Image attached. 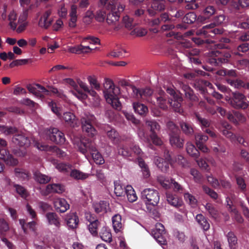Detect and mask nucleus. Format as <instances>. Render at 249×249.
Masks as SVG:
<instances>
[{
  "label": "nucleus",
  "mask_w": 249,
  "mask_h": 249,
  "mask_svg": "<svg viewBox=\"0 0 249 249\" xmlns=\"http://www.w3.org/2000/svg\"><path fill=\"white\" fill-rule=\"evenodd\" d=\"M6 146V141L0 138V159L3 160L7 165L15 166L18 164V160L5 149Z\"/></svg>",
  "instance_id": "423d86ee"
},
{
  "label": "nucleus",
  "mask_w": 249,
  "mask_h": 249,
  "mask_svg": "<svg viewBox=\"0 0 249 249\" xmlns=\"http://www.w3.org/2000/svg\"><path fill=\"white\" fill-rule=\"evenodd\" d=\"M166 198L168 203L173 206L179 207L182 206V200L175 195L167 193Z\"/></svg>",
  "instance_id": "a878e982"
},
{
  "label": "nucleus",
  "mask_w": 249,
  "mask_h": 249,
  "mask_svg": "<svg viewBox=\"0 0 249 249\" xmlns=\"http://www.w3.org/2000/svg\"><path fill=\"white\" fill-rule=\"evenodd\" d=\"M87 93L91 97V98H89V99L92 100L93 105L95 106H98L99 104L100 100L97 92L92 89H89Z\"/></svg>",
  "instance_id": "864d4df0"
},
{
  "label": "nucleus",
  "mask_w": 249,
  "mask_h": 249,
  "mask_svg": "<svg viewBox=\"0 0 249 249\" xmlns=\"http://www.w3.org/2000/svg\"><path fill=\"white\" fill-rule=\"evenodd\" d=\"M165 0H153L151 7L147 9L149 15L153 16L156 15L157 11H161L165 7Z\"/></svg>",
  "instance_id": "4468645a"
},
{
  "label": "nucleus",
  "mask_w": 249,
  "mask_h": 249,
  "mask_svg": "<svg viewBox=\"0 0 249 249\" xmlns=\"http://www.w3.org/2000/svg\"><path fill=\"white\" fill-rule=\"evenodd\" d=\"M113 227L116 232L120 231L122 228V217L119 214L114 215L112 218Z\"/></svg>",
  "instance_id": "79ce46f5"
},
{
  "label": "nucleus",
  "mask_w": 249,
  "mask_h": 249,
  "mask_svg": "<svg viewBox=\"0 0 249 249\" xmlns=\"http://www.w3.org/2000/svg\"><path fill=\"white\" fill-rule=\"evenodd\" d=\"M196 143L198 148L204 153L208 152V149L205 145L208 139L207 135L201 133H197L195 135Z\"/></svg>",
  "instance_id": "dca6fc26"
},
{
  "label": "nucleus",
  "mask_w": 249,
  "mask_h": 249,
  "mask_svg": "<svg viewBox=\"0 0 249 249\" xmlns=\"http://www.w3.org/2000/svg\"><path fill=\"white\" fill-rule=\"evenodd\" d=\"M210 85H211V84L209 82L202 79L198 80L195 83L196 89L203 94H205L207 92V87Z\"/></svg>",
  "instance_id": "c756f323"
},
{
  "label": "nucleus",
  "mask_w": 249,
  "mask_h": 249,
  "mask_svg": "<svg viewBox=\"0 0 249 249\" xmlns=\"http://www.w3.org/2000/svg\"><path fill=\"white\" fill-rule=\"evenodd\" d=\"M141 198L147 204L156 206L160 200L159 192L154 189L146 188L142 192Z\"/></svg>",
  "instance_id": "20e7f679"
},
{
  "label": "nucleus",
  "mask_w": 249,
  "mask_h": 249,
  "mask_svg": "<svg viewBox=\"0 0 249 249\" xmlns=\"http://www.w3.org/2000/svg\"><path fill=\"white\" fill-rule=\"evenodd\" d=\"M17 19V14L14 11H12L8 15V20H9V25L10 26L11 29L13 30H15L17 24L15 22Z\"/></svg>",
  "instance_id": "0e129e2a"
},
{
  "label": "nucleus",
  "mask_w": 249,
  "mask_h": 249,
  "mask_svg": "<svg viewBox=\"0 0 249 249\" xmlns=\"http://www.w3.org/2000/svg\"><path fill=\"white\" fill-rule=\"evenodd\" d=\"M139 165L141 168L143 178H147L150 177V172L148 165L145 163L144 160L140 158H138Z\"/></svg>",
  "instance_id": "37998d69"
},
{
  "label": "nucleus",
  "mask_w": 249,
  "mask_h": 249,
  "mask_svg": "<svg viewBox=\"0 0 249 249\" xmlns=\"http://www.w3.org/2000/svg\"><path fill=\"white\" fill-rule=\"evenodd\" d=\"M46 217L50 225H53L58 229L60 227V218L55 213L48 212L46 214Z\"/></svg>",
  "instance_id": "393cba45"
},
{
  "label": "nucleus",
  "mask_w": 249,
  "mask_h": 249,
  "mask_svg": "<svg viewBox=\"0 0 249 249\" xmlns=\"http://www.w3.org/2000/svg\"><path fill=\"white\" fill-rule=\"evenodd\" d=\"M12 142L19 147H28L31 143L30 138L24 133L16 134L12 138Z\"/></svg>",
  "instance_id": "ddd939ff"
},
{
  "label": "nucleus",
  "mask_w": 249,
  "mask_h": 249,
  "mask_svg": "<svg viewBox=\"0 0 249 249\" xmlns=\"http://www.w3.org/2000/svg\"><path fill=\"white\" fill-rule=\"evenodd\" d=\"M212 55H214L218 59L219 64L227 63L229 62V59L231 57L230 52L226 50H221L220 51L216 50L212 52Z\"/></svg>",
  "instance_id": "2eb2a0df"
},
{
  "label": "nucleus",
  "mask_w": 249,
  "mask_h": 249,
  "mask_svg": "<svg viewBox=\"0 0 249 249\" xmlns=\"http://www.w3.org/2000/svg\"><path fill=\"white\" fill-rule=\"evenodd\" d=\"M227 118L235 124L239 123H243L246 121L244 116L238 111H233L232 113H228Z\"/></svg>",
  "instance_id": "5701e85b"
},
{
  "label": "nucleus",
  "mask_w": 249,
  "mask_h": 249,
  "mask_svg": "<svg viewBox=\"0 0 249 249\" xmlns=\"http://www.w3.org/2000/svg\"><path fill=\"white\" fill-rule=\"evenodd\" d=\"M123 21L125 27L129 30L133 28L136 25V22L134 21L133 18L128 16L124 17Z\"/></svg>",
  "instance_id": "13d9d810"
},
{
  "label": "nucleus",
  "mask_w": 249,
  "mask_h": 249,
  "mask_svg": "<svg viewBox=\"0 0 249 249\" xmlns=\"http://www.w3.org/2000/svg\"><path fill=\"white\" fill-rule=\"evenodd\" d=\"M49 137L50 140L56 144H63L66 141L64 133L56 128H53L50 130Z\"/></svg>",
  "instance_id": "f8f14e48"
},
{
  "label": "nucleus",
  "mask_w": 249,
  "mask_h": 249,
  "mask_svg": "<svg viewBox=\"0 0 249 249\" xmlns=\"http://www.w3.org/2000/svg\"><path fill=\"white\" fill-rule=\"evenodd\" d=\"M65 221L69 229L74 230L78 227L79 218L76 213H71L67 214Z\"/></svg>",
  "instance_id": "a211bd4d"
},
{
  "label": "nucleus",
  "mask_w": 249,
  "mask_h": 249,
  "mask_svg": "<svg viewBox=\"0 0 249 249\" xmlns=\"http://www.w3.org/2000/svg\"><path fill=\"white\" fill-rule=\"evenodd\" d=\"M63 119L68 125L72 127L78 126L79 124L78 120L76 119L74 114L70 112L64 113Z\"/></svg>",
  "instance_id": "b1692460"
},
{
  "label": "nucleus",
  "mask_w": 249,
  "mask_h": 249,
  "mask_svg": "<svg viewBox=\"0 0 249 249\" xmlns=\"http://www.w3.org/2000/svg\"><path fill=\"white\" fill-rule=\"evenodd\" d=\"M163 157L164 160L169 163L170 165H172L175 163L174 157L172 153L166 148L163 150Z\"/></svg>",
  "instance_id": "052dcab7"
},
{
  "label": "nucleus",
  "mask_w": 249,
  "mask_h": 249,
  "mask_svg": "<svg viewBox=\"0 0 249 249\" xmlns=\"http://www.w3.org/2000/svg\"><path fill=\"white\" fill-rule=\"evenodd\" d=\"M78 147L79 151L83 154L86 155L89 153L96 164L102 165L105 163L104 159L98 151L94 141L88 139H83L80 141Z\"/></svg>",
  "instance_id": "f03ea898"
},
{
  "label": "nucleus",
  "mask_w": 249,
  "mask_h": 249,
  "mask_svg": "<svg viewBox=\"0 0 249 249\" xmlns=\"http://www.w3.org/2000/svg\"><path fill=\"white\" fill-rule=\"evenodd\" d=\"M0 131L3 132L5 135L17 134L18 129L15 127L7 126L5 125L0 126Z\"/></svg>",
  "instance_id": "bf43d9fd"
},
{
  "label": "nucleus",
  "mask_w": 249,
  "mask_h": 249,
  "mask_svg": "<svg viewBox=\"0 0 249 249\" xmlns=\"http://www.w3.org/2000/svg\"><path fill=\"white\" fill-rule=\"evenodd\" d=\"M71 177L76 179H85L88 177V175L76 169L72 170L70 174Z\"/></svg>",
  "instance_id": "6e6d98bb"
},
{
  "label": "nucleus",
  "mask_w": 249,
  "mask_h": 249,
  "mask_svg": "<svg viewBox=\"0 0 249 249\" xmlns=\"http://www.w3.org/2000/svg\"><path fill=\"white\" fill-rule=\"evenodd\" d=\"M165 233L164 227L160 223H157L156 225L155 229L152 231V234L155 239L157 238V236H160V235Z\"/></svg>",
  "instance_id": "603ef678"
},
{
  "label": "nucleus",
  "mask_w": 249,
  "mask_h": 249,
  "mask_svg": "<svg viewBox=\"0 0 249 249\" xmlns=\"http://www.w3.org/2000/svg\"><path fill=\"white\" fill-rule=\"evenodd\" d=\"M27 88L30 92L37 97H41L42 96V93L45 95L49 94V91L44 87L38 84H36L35 86L29 85L27 86Z\"/></svg>",
  "instance_id": "f3484780"
},
{
  "label": "nucleus",
  "mask_w": 249,
  "mask_h": 249,
  "mask_svg": "<svg viewBox=\"0 0 249 249\" xmlns=\"http://www.w3.org/2000/svg\"><path fill=\"white\" fill-rule=\"evenodd\" d=\"M249 44L247 42H244L239 45L237 47V51L234 52V54L236 55L242 56L240 52L246 53L249 50Z\"/></svg>",
  "instance_id": "338daca9"
},
{
  "label": "nucleus",
  "mask_w": 249,
  "mask_h": 249,
  "mask_svg": "<svg viewBox=\"0 0 249 249\" xmlns=\"http://www.w3.org/2000/svg\"><path fill=\"white\" fill-rule=\"evenodd\" d=\"M145 124L151 132L150 137L153 143L156 145H161L162 141L158 136L160 128L159 123L154 120H147L145 121Z\"/></svg>",
  "instance_id": "39448f33"
},
{
  "label": "nucleus",
  "mask_w": 249,
  "mask_h": 249,
  "mask_svg": "<svg viewBox=\"0 0 249 249\" xmlns=\"http://www.w3.org/2000/svg\"><path fill=\"white\" fill-rule=\"evenodd\" d=\"M108 203L106 201H100L98 203H95L93 204V207L95 212L99 213H106Z\"/></svg>",
  "instance_id": "e433bc0d"
},
{
  "label": "nucleus",
  "mask_w": 249,
  "mask_h": 249,
  "mask_svg": "<svg viewBox=\"0 0 249 249\" xmlns=\"http://www.w3.org/2000/svg\"><path fill=\"white\" fill-rule=\"evenodd\" d=\"M226 19L224 15H219L215 17L213 23L203 26L197 30L198 35L204 36L205 37H214L216 35L223 34L224 29L221 27L215 28L216 25H221Z\"/></svg>",
  "instance_id": "7ed1b4c3"
},
{
  "label": "nucleus",
  "mask_w": 249,
  "mask_h": 249,
  "mask_svg": "<svg viewBox=\"0 0 249 249\" xmlns=\"http://www.w3.org/2000/svg\"><path fill=\"white\" fill-rule=\"evenodd\" d=\"M118 152L119 155L124 157L132 156L131 147L129 148L126 144L120 145L118 148Z\"/></svg>",
  "instance_id": "c03bdc74"
},
{
  "label": "nucleus",
  "mask_w": 249,
  "mask_h": 249,
  "mask_svg": "<svg viewBox=\"0 0 249 249\" xmlns=\"http://www.w3.org/2000/svg\"><path fill=\"white\" fill-rule=\"evenodd\" d=\"M158 104L160 108L163 109H166L168 107V105L170 103V98L167 99L166 95L164 94L157 97Z\"/></svg>",
  "instance_id": "09e8293b"
},
{
  "label": "nucleus",
  "mask_w": 249,
  "mask_h": 249,
  "mask_svg": "<svg viewBox=\"0 0 249 249\" xmlns=\"http://www.w3.org/2000/svg\"><path fill=\"white\" fill-rule=\"evenodd\" d=\"M119 94L115 93L114 95H111L106 98L107 102L116 109H118L121 106L118 97Z\"/></svg>",
  "instance_id": "c9c22d12"
},
{
  "label": "nucleus",
  "mask_w": 249,
  "mask_h": 249,
  "mask_svg": "<svg viewBox=\"0 0 249 249\" xmlns=\"http://www.w3.org/2000/svg\"><path fill=\"white\" fill-rule=\"evenodd\" d=\"M155 163L162 172H166L169 168L170 163L162 158L157 157L155 159Z\"/></svg>",
  "instance_id": "72a5a7b5"
},
{
  "label": "nucleus",
  "mask_w": 249,
  "mask_h": 249,
  "mask_svg": "<svg viewBox=\"0 0 249 249\" xmlns=\"http://www.w3.org/2000/svg\"><path fill=\"white\" fill-rule=\"evenodd\" d=\"M169 136V142L172 147L176 148H181L183 147L184 140L180 138L178 129L170 132Z\"/></svg>",
  "instance_id": "9d476101"
},
{
  "label": "nucleus",
  "mask_w": 249,
  "mask_h": 249,
  "mask_svg": "<svg viewBox=\"0 0 249 249\" xmlns=\"http://www.w3.org/2000/svg\"><path fill=\"white\" fill-rule=\"evenodd\" d=\"M182 98L179 96L175 98H171L170 100L169 105L170 106L172 107L175 111L177 112H179L180 111L181 102H182Z\"/></svg>",
  "instance_id": "8fccbe9b"
},
{
  "label": "nucleus",
  "mask_w": 249,
  "mask_h": 249,
  "mask_svg": "<svg viewBox=\"0 0 249 249\" xmlns=\"http://www.w3.org/2000/svg\"><path fill=\"white\" fill-rule=\"evenodd\" d=\"M124 194H126L128 200L130 202H133L137 199L136 193L134 189L130 185H127L126 187Z\"/></svg>",
  "instance_id": "ea45409f"
},
{
  "label": "nucleus",
  "mask_w": 249,
  "mask_h": 249,
  "mask_svg": "<svg viewBox=\"0 0 249 249\" xmlns=\"http://www.w3.org/2000/svg\"><path fill=\"white\" fill-rule=\"evenodd\" d=\"M53 204L55 210L60 213H64L70 208V205L64 198L56 199Z\"/></svg>",
  "instance_id": "412c9836"
},
{
  "label": "nucleus",
  "mask_w": 249,
  "mask_h": 249,
  "mask_svg": "<svg viewBox=\"0 0 249 249\" xmlns=\"http://www.w3.org/2000/svg\"><path fill=\"white\" fill-rule=\"evenodd\" d=\"M197 16L195 13L193 12H189L186 14L182 18L183 23L178 24L177 27L180 29H186L187 26L185 24H191L194 23L196 20Z\"/></svg>",
  "instance_id": "6ab92c4d"
},
{
  "label": "nucleus",
  "mask_w": 249,
  "mask_h": 249,
  "mask_svg": "<svg viewBox=\"0 0 249 249\" xmlns=\"http://www.w3.org/2000/svg\"><path fill=\"white\" fill-rule=\"evenodd\" d=\"M171 22V17L166 12L161 13L159 17L152 20V24L153 25L162 24L161 28L164 31L170 30L174 28L175 26Z\"/></svg>",
  "instance_id": "1a4fd4ad"
},
{
  "label": "nucleus",
  "mask_w": 249,
  "mask_h": 249,
  "mask_svg": "<svg viewBox=\"0 0 249 249\" xmlns=\"http://www.w3.org/2000/svg\"><path fill=\"white\" fill-rule=\"evenodd\" d=\"M65 187L60 184L53 183L47 185L46 187V195L51 193L61 194L65 191Z\"/></svg>",
  "instance_id": "4be33fe9"
},
{
  "label": "nucleus",
  "mask_w": 249,
  "mask_h": 249,
  "mask_svg": "<svg viewBox=\"0 0 249 249\" xmlns=\"http://www.w3.org/2000/svg\"><path fill=\"white\" fill-rule=\"evenodd\" d=\"M91 51V49L89 46H85L82 45L77 46L71 49V52L72 53H88L90 52Z\"/></svg>",
  "instance_id": "680f3d73"
},
{
  "label": "nucleus",
  "mask_w": 249,
  "mask_h": 249,
  "mask_svg": "<svg viewBox=\"0 0 249 249\" xmlns=\"http://www.w3.org/2000/svg\"><path fill=\"white\" fill-rule=\"evenodd\" d=\"M133 106L135 112L141 115H143L148 112L147 107L143 104L135 102L133 103Z\"/></svg>",
  "instance_id": "a18cd8bd"
},
{
  "label": "nucleus",
  "mask_w": 249,
  "mask_h": 249,
  "mask_svg": "<svg viewBox=\"0 0 249 249\" xmlns=\"http://www.w3.org/2000/svg\"><path fill=\"white\" fill-rule=\"evenodd\" d=\"M35 180L40 184H46L51 180V178L40 172H36L34 174Z\"/></svg>",
  "instance_id": "de8ad7c7"
},
{
  "label": "nucleus",
  "mask_w": 249,
  "mask_h": 249,
  "mask_svg": "<svg viewBox=\"0 0 249 249\" xmlns=\"http://www.w3.org/2000/svg\"><path fill=\"white\" fill-rule=\"evenodd\" d=\"M181 89L185 97L192 101H196L198 100L197 97L194 94L192 89L187 85L182 84Z\"/></svg>",
  "instance_id": "c85d7f7f"
},
{
  "label": "nucleus",
  "mask_w": 249,
  "mask_h": 249,
  "mask_svg": "<svg viewBox=\"0 0 249 249\" xmlns=\"http://www.w3.org/2000/svg\"><path fill=\"white\" fill-rule=\"evenodd\" d=\"M114 184V193L117 196H122L124 195L125 190L123 188L120 182L118 181H115Z\"/></svg>",
  "instance_id": "e2e57ef3"
},
{
  "label": "nucleus",
  "mask_w": 249,
  "mask_h": 249,
  "mask_svg": "<svg viewBox=\"0 0 249 249\" xmlns=\"http://www.w3.org/2000/svg\"><path fill=\"white\" fill-rule=\"evenodd\" d=\"M180 2H184L186 4L184 5L186 9H196L198 7V3L196 2V0H179Z\"/></svg>",
  "instance_id": "69168bd1"
},
{
  "label": "nucleus",
  "mask_w": 249,
  "mask_h": 249,
  "mask_svg": "<svg viewBox=\"0 0 249 249\" xmlns=\"http://www.w3.org/2000/svg\"><path fill=\"white\" fill-rule=\"evenodd\" d=\"M70 16L71 18L69 22V26L70 28H75L76 26L77 16V8L74 5H72L71 7Z\"/></svg>",
  "instance_id": "2f4dec72"
},
{
  "label": "nucleus",
  "mask_w": 249,
  "mask_h": 249,
  "mask_svg": "<svg viewBox=\"0 0 249 249\" xmlns=\"http://www.w3.org/2000/svg\"><path fill=\"white\" fill-rule=\"evenodd\" d=\"M179 125L183 133L186 136L191 137L194 135V130L193 127V124L182 121L180 122Z\"/></svg>",
  "instance_id": "7c9ffc66"
},
{
  "label": "nucleus",
  "mask_w": 249,
  "mask_h": 249,
  "mask_svg": "<svg viewBox=\"0 0 249 249\" xmlns=\"http://www.w3.org/2000/svg\"><path fill=\"white\" fill-rule=\"evenodd\" d=\"M95 118L93 115L83 117L81 120L82 130L90 138L94 137L97 133V131L93 126L95 123Z\"/></svg>",
  "instance_id": "0eeeda50"
},
{
  "label": "nucleus",
  "mask_w": 249,
  "mask_h": 249,
  "mask_svg": "<svg viewBox=\"0 0 249 249\" xmlns=\"http://www.w3.org/2000/svg\"><path fill=\"white\" fill-rule=\"evenodd\" d=\"M195 116L196 122L201 126L202 128H207L210 126V123L208 119L201 117L200 115L197 113H196L195 114Z\"/></svg>",
  "instance_id": "5fc2aeb1"
},
{
  "label": "nucleus",
  "mask_w": 249,
  "mask_h": 249,
  "mask_svg": "<svg viewBox=\"0 0 249 249\" xmlns=\"http://www.w3.org/2000/svg\"><path fill=\"white\" fill-rule=\"evenodd\" d=\"M216 74L220 76H226V80L228 78L231 79L237 76L236 70L221 69L217 71Z\"/></svg>",
  "instance_id": "f704fd0d"
},
{
  "label": "nucleus",
  "mask_w": 249,
  "mask_h": 249,
  "mask_svg": "<svg viewBox=\"0 0 249 249\" xmlns=\"http://www.w3.org/2000/svg\"><path fill=\"white\" fill-rule=\"evenodd\" d=\"M100 224V222L98 220L95 222L89 223V230L93 235L96 236L97 235V229Z\"/></svg>",
  "instance_id": "774afa93"
},
{
  "label": "nucleus",
  "mask_w": 249,
  "mask_h": 249,
  "mask_svg": "<svg viewBox=\"0 0 249 249\" xmlns=\"http://www.w3.org/2000/svg\"><path fill=\"white\" fill-rule=\"evenodd\" d=\"M206 210L208 212L210 216L212 218L216 219L218 217L219 213L216 208L211 203H207L205 206Z\"/></svg>",
  "instance_id": "3c124183"
},
{
  "label": "nucleus",
  "mask_w": 249,
  "mask_h": 249,
  "mask_svg": "<svg viewBox=\"0 0 249 249\" xmlns=\"http://www.w3.org/2000/svg\"><path fill=\"white\" fill-rule=\"evenodd\" d=\"M101 238L105 242L112 241V235L109 230L107 227L103 226L99 232Z\"/></svg>",
  "instance_id": "58836bf2"
},
{
  "label": "nucleus",
  "mask_w": 249,
  "mask_h": 249,
  "mask_svg": "<svg viewBox=\"0 0 249 249\" xmlns=\"http://www.w3.org/2000/svg\"><path fill=\"white\" fill-rule=\"evenodd\" d=\"M104 90L103 93L105 99L115 93H120V89L118 87H115L112 80L106 78L103 84Z\"/></svg>",
  "instance_id": "9b49d317"
},
{
  "label": "nucleus",
  "mask_w": 249,
  "mask_h": 249,
  "mask_svg": "<svg viewBox=\"0 0 249 249\" xmlns=\"http://www.w3.org/2000/svg\"><path fill=\"white\" fill-rule=\"evenodd\" d=\"M227 82L231 86L238 89H240L242 88L246 89V86L248 84V83H246L240 79L234 80L230 78H228L227 79Z\"/></svg>",
  "instance_id": "a19ab883"
},
{
  "label": "nucleus",
  "mask_w": 249,
  "mask_h": 249,
  "mask_svg": "<svg viewBox=\"0 0 249 249\" xmlns=\"http://www.w3.org/2000/svg\"><path fill=\"white\" fill-rule=\"evenodd\" d=\"M107 137L114 144H117L119 141V133L114 129H111L107 132Z\"/></svg>",
  "instance_id": "4d7b16f0"
},
{
  "label": "nucleus",
  "mask_w": 249,
  "mask_h": 249,
  "mask_svg": "<svg viewBox=\"0 0 249 249\" xmlns=\"http://www.w3.org/2000/svg\"><path fill=\"white\" fill-rule=\"evenodd\" d=\"M246 97L244 94L238 91L232 92L229 99L230 104L235 108L246 109L248 104L246 102Z\"/></svg>",
  "instance_id": "6e6552de"
},
{
  "label": "nucleus",
  "mask_w": 249,
  "mask_h": 249,
  "mask_svg": "<svg viewBox=\"0 0 249 249\" xmlns=\"http://www.w3.org/2000/svg\"><path fill=\"white\" fill-rule=\"evenodd\" d=\"M51 14V9H48L44 12L39 20V26L41 28L47 29L51 25L53 22V20L49 18Z\"/></svg>",
  "instance_id": "aec40b11"
},
{
  "label": "nucleus",
  "mask_w": 249,
  "mask_h": 249,
  "mask_svg": "<svg viewBox=\"0 0 249 249\" xmlns=\"http://www.w3.org/2000/svg\"><path fill=\"white\" fill-rule=\"evenodd\" d=\"M215 12V9L213 6H208L206 7L203 10L201 16L197 18V20L199 21H204L209 19Z\"/></svg>",
  "instance_id": "bb28decb"
},
{
  "label": "nucleus",
  "mask_w": 249,
  "mask_h": 249,
  "mask_svg": "<svg viewBox=\"0 0 249 249\" xmlns=\"http://www.w3.org/2000/svg\"><path fill=\"white\" fill-rule=\"evenodd\" d=\"M198 224L204 231H207L210 229V224L207 219L202 214H198L196 217Z\"/></svg>",
  "instance_id": "473e14b6"
},
{
  "label": "nucleus",
  "mask_w": 249,
  "mask_h": 249,
  "mask_svg": "<svg viewBox=\"0 0 249 249\" xmlns=\"http://www.w3.org/2000/svg\"><path fill=\"white\" fill-rule=\"evenodd\" d=\"M186 151L191 157L197 159L199 156V152L195 146L191 142H188L186 143Z\"/></svg>",
  "instance_id": "4c0bfd02"
},
{
  "label": "nucleus",
  "mask_w": 249,
  "mask_h": 249,
  "mask_svg": "<svg viewBox=\"0 0 249 249\" xmlns=\"http://www.w3.org/2000/svg\"><path fill=\"white\" fill-rule=\"evenodd\" d=\"M226 237L230 249H237L238 248V239L235 233L232 231H229L227 234Z\"/></svg>",
  "instance_id": "cd10ccee"
},
{
  "label": "nucleus",
  "mask_w": 249,
  "mask_h": 249,
  "mask_svg": "<svg viewBox=\"0 0 249 249\" xmlns=\"http://www.w3.org/2000/svg\"><path fill=\"white\" fill-rule=\"evenodd\" d=\"M101 5L109 11L107 15V22L108 24H114L120 18V13L124 9V6L118 2L117 0H100Z\"/></svg>",
  "instance_id": "f257e3e1"
},
{
  "label": "nucleus",
  "mask_w": 249,
  "mask_h": 249,
  "mask_svg": "<svg viewBox=\"0 0 249 249\" xmlns=\"http://www.w3.org/2000/svg\"><path fill=\"white\" fill-rule=\"evenodd\" d=\"M15 174L18 178L22 180H28L30 177L29 173L28 172L24 169L19 168L15 169Z\"/></svg>",
  "instance_id": "49530a36"
}]
</instances>
